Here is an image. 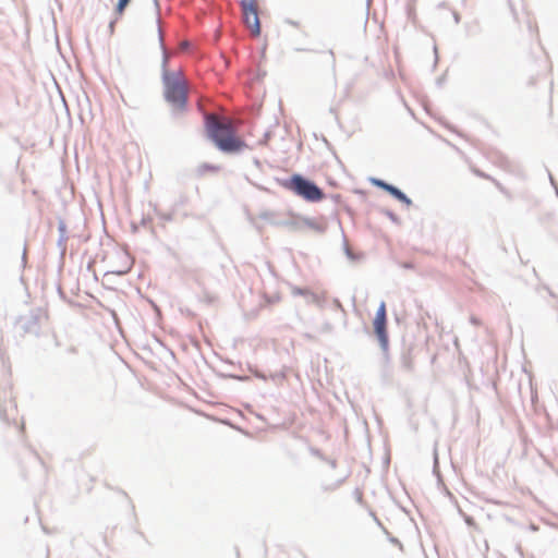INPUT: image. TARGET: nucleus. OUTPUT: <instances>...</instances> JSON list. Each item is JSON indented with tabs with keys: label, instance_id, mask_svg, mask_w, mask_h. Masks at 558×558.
<instances>
[{
	"label": "nucleus",
	"instance_id": "obj_10",
	"mask_svg": "<svg viewBox=\"0 0 558 558\" xmlns=\"http://www.w3.org/2000/svg\"><path fill=\"white\" fill-rule=\"evenodd\" d=\"M157 32H158V37H159V40H161V29L159 26H157Z\"/></svg>",
	"mask_w": 558,
	"mask_h": 558
},
{
	"label": "nucleus",
	"instance_id": "obj_5",
	"mask_svg": "<svg viewBox=\"0 0 558 558\" xmlns=\"http://www.w3.org/2000/svg\"><path fill=\"white\" fill-rule=\"evenodd\" d=\"M386 324H387L386 304H385V302H381L376 312V316L374 318L373 326H374V331L383 347H386L388 343V335H387Z\"/></svg>",
	"mask_w": 558,
	"mask_h": 558
},
{
	"label": "nucleus",
	"instance_id": "obj_8",
	"mask_svg": "<svg viewBox=\"0 0 558 558\" xmlns=\"http://www.w3.org/2000/svg\"><path fill=\"white\" fill-rule=\"evenodd\" d=\"M325 54L327 56V62L335 68L336 65V57L332 50L325 51Z\"/></svg>",
	"mask_w": 558,
	"mask_h": 558
},
{
	"label": "nucleus",
	"instance_id": "obj_3",
	"mask_svg": "<svg viewBox=\"0 0 558 558\" xmlns=\"http://www.w3.org/2000/svg\"><path fill=\"white\" fill-rule=\"evenodd\" d=\"M286 187L307 202L317 203L325 198L322 189L300 174H293L286 183Z\"/></svg>",
	"mask_w": 558,
	"mask_h": 558
},
{
	"label": "nucleus",
	"instance_id": "obj_2",
	"mask_svg": "<svg viewBox=\"0 0 558 558\" xmlns=\"http://www.w3.org/2000/svg\"><path fill=\"white\" fill-rule=\"evenodd\" d=\"M163 82L167 101L175 109H184L187 100V86L181 73H166Z\"/></svg>",
	"mask_w": 558,
	"mask_h": 558
},
{
	"label": "nucleus",
	"instance_id": "obj_9",
	"mask_svg": "<svg viewBox=\"0 0 558 558\" xmlns=\"http://www.w3.org/2000/svg\"><path fill=\"white\" fill-rule=\"evenodd\" d=\"M129 270H130V266H126L124 269H113L112 272L122 275V274H126Z\"/></svg>",
	"mask_w": 558,
	"mask_h": 558
},
{
	"label": "nucleus",
	"instance_id": "obj_7",
	"mask_svg": "<svg viewBox=\"0 0 558 558\" xmlns=\"http://www.w3.org/2000/svg\"><path fill=\"white\" fill-rule=\"evenodd\" d=\"M130 0H119L117 4V12L119 15L123 14L125 7L129 4Z\"/></svg>",
	"mask_w": 558,
	"mask_h": 558
},
{
	"label": "nucleus",
	"instance_id": "obj_11",
	"mask_svg": "<svg viewBox=\"0 0 558 558\" xmlns=\"http://www.w3.org/2000/svg\"><path fill=\"white\" fill-rule=\"evenodd\" d=\"M206 168H207V169H209V170H213V171H215V170H217V169H218V168H217V167H215V166H206Z\"/></svg>",
	"mask_w": 558,
	"mask_h": 558
},
{
	"label": "nucleus",
	"instance_id": "obj_4",
	"mask_svg": "<svg viewBox=\"0 0 558 558\" xmlns=\"http://www.w3.org/2000/svg\"><path fill=\"white\" fill-rule=\"evenodd\" d=\"M243 21L254 37L260 34L257 0H241Z\"/></svg>",
	"mask_w": 558,
	"mask_h": 558
},
{
	"label": "nucleus",
	"instance_id": "obj_6",
	"mask_svg": "<svg viewBox=\"0 0 558 558\" xmlns=\"http://www.w3.org/2000/svg\"><path fill=\"white\" fill-rule=\"evenodd\" d=\"M374 183L379 186L380 189L387 191L389 194H391L393 197H396L398 201L404 203L407 206H411L412 202L411 199L402 193L399 189H397L393 185H390L381 180H375Z\"/></svg>",
	"mask_w": 558,
	"mask_h": 558
},
{
	"label": "nucleus",
	"instance_id": "obj_1",
	"mask_svg": "<svg viewBox=\"0 0 558 558\" xmlns=\"http://www.w3.org/2000/svg\"><path fill=\"white\" fill-rule=\"evenodd\" d=\"M206 131L209 138L223 153H238L246 147L230 119L220 120L217 116L209 114L206 117Z\"/></svg>",
	"mask_w": 558,
	"mask_h": 558
}]
</instances>
